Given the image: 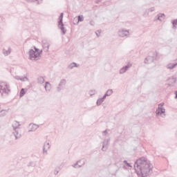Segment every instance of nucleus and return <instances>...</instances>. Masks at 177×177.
Returning a JSON list of instances; mask_svg holds the SVG:
<instances>
[{
  "mask_svg": "<svg viewBox=\"0 0 177 177\" xmlns=\"http://www.w3.org/2000/svg\"><path fill=\"white\" fill-rule=\"evenodd\" d=\"M175 93H176L175 97H176V99H177V91H176Z\"/></svg>",
  "mask_w": 177,
  "mask_h": 177,
  "instance_id": "39",
  "label": "nucleus"
},
{
  "mask_svg": "<svg viewBox=\"0 0 177 177\" xmlns=\"http://www.w3.org/2000/svg\"><path fill=\"white\" fill-rule=\"evenodd\" d=\"M14 78L17 81H21L22 82H26V81H28V78L27 77H21L19 75H16L14 77Z\"/></svg>",
  "mask_w": 177,
  "mask_h": 177,
  "instance_id": "15",
  "label": "nucleus"
},
{
  "mask_svg": "<svg viewBox=\"0 0 177 177\" xmlns=\"http://www.w3.org/2000/svg\"><path fill=\"white\" fill-rule=\"evenodd\" d=\"M34 49H35V52L36 53H39V49L37 48V47H34Z\"/></svg>",
  "mask_w": 177,
  "mask_h": 177,
  "instance_id": "35",
  "label": "nucleus"
},
{
  "mask_svg": "<svg viewBox=\"0 0 177 177\" xmlns=\"http://www.w3.org/2000/svg\"><path fill=\"white\" fill-rule=\"evenodd\" d=\"M84 21V15H78L77 17V23Z\"/></svg>",
  "mask_w": 177,
  "mask_h": 177,
  "instance_id": "30",
  "label": "nucleus"
},
{
  "mask_svg": "<svg viewBox=\"0 0 177 177\" xmlns=\"http://www.w3.org/2000/svg\"><path fill=\"white\" fill-rule=\"evenodd\" d=\"M134 169L138 176L147 177L150 175L153 166L150 164V160L147 158L142 157L135 162Z\"/></svg>",
  "mask_w": 177,
  "mask_h": 177,
  "instance_id": "1",
  "label": "nucleus"
},
{
  "mask_svg": "<svg viewBox=\"0 0 177 177\" xmlns=\"http://www.w3.org/2000/svg\"><path fill=\"white\" fill-rule=\"evenodd\" d=\"M111 95H113V89H109L106 91L103 97L106 99L107 96H111Z\"/></svg>",
  "mask_w": 177,
  "mask_h": 177,
  "instance_id": "19",
  "label": "nucleus"
},
{
  "mask_svg": "<svg viewBox=\"0 0 177 177\" xmlns=\"http://www.w3.org/2000/svg\"><path fill=\"white\" fill-rule=\"evenodd\" d=\"M171 24L173 26V28H176V27H177V19H174L171 21Z\"/></svg>",
  "mask_w": 177,
  "mask_h": 177,
  "instance_id": "31",
  "label": "nucleus"
},
{
  "mask_svg": "<svg viewBox=\"0 0 177 177\" xmlns=\"http://www.w3.org/2000/svg\"><path fill=\"white\" fill-rule=\"evenodd\" d=\"M95 93H96V91L95 90H91L89 91L90 96H93V95H95Z\"/></svg>",
  "mask_w": 177,
  "mask_h": 177,
  "instance_id": "34",
  "label": "nucleus"
},
{
  "mask_svg": "<svg viewBox=\"0 0 177 177\" xmlns=\"http://www.w3.org/2000/svg\"><path fill=\"white\" fill-rule=\"evenodd\" d=\"M61 169H62L61 166L56 167L54 170V174L57 175V174H59V172H60Z\"/></svg>",
  "mask_w": 177,
  "mask_h": 177,
  "instance_id": "28",
  "label": "nucleus"
},
{
  "mask_svg": "<svg viewBox=\"0 0 177 177\" xmlns=\"http://www.w3.org/2000/svg\"><path fill=\"white\" fill-rule=\"evenodd\" d=\"M44 82H45V79L44 78V77L40 76L37 78L38 84H44Z\"/></svg>",
  "mask_w": 177,
  "mask_h": 177,
  "instance_id": "25",
  "label": "nucleus"
},
{
  "mask_svg": "<svg viewBox=\"0 0 177 177\" xmlns=\"http://www.w3.org/2000/svg\"><path fill=\"white\" fill-rule=\"evenodd\" d=\"M10 93V86L6 82L1 83L0 85V93L1 96H8Z\"/></svg>",
  "mask_w": 177,
  "mask_h": 177,
  "instance_id": "3",
  "label": "nucleus"
},
{
  "mask_svg": "<svg viewBox=\"0 0 177 177\" xmlns=\"http://www.w3.org/2000/svg\"><path fill=\"white\" fill-rule=\"evenodd\" d=\"M41 53H42V50H41L39 53H37V51H35L33 49H30L29 50V59L30 60H35V62L39 60Z\"/></svg>",
  "mask_w": 177,
  "mask_h": 177,
  "instance_id": "4",
  "label": "nucleus"
},
{
  "mask_svg": "<svg viewBox=\"0 0 177 177\" xmlns=\"http://www.w3.org/2000/svg\"><path fill=\"white\" fill-rule=\"evenodd\" d=\"M110 142V139L104 140L102 142V151H106L109 149V143Z\"/></svg>",
  "mask_w": 177,
  "mask_h": 177,
  "instance_id": "11",
  "label": "nucleus"
},
{
  "mask_svg": "<svg viewBox=\"0 0 177 177\" xmlns=\"http://www.w3.org/2000/svg\"><path fill=\"white\" fill-rule=\"evenodd\" d=\"M80 162H81V160H77L72 167H73V168H81L82 165H85V162H83L82 165H78Z\"/></svg>",
  "mask_w": 177,
  "mask_h": 177,
  "instance_id": "18",
  "label": "nucleus"
},
{
  "mask_svg": "<svg viewBox=\"0 0 177 177\" xmlns=\"http://www.w3.org/2000/svg\"><path fill=\"white\" fill-rule=\"evenodd\" d=\"M29 127L30 129L28 131V132H35L37 131V128H39V126L38 124H35L34 123H30L29 124Z\"/></svg>",
  "mask_w": 177,
  "mask_h": 177,
  "instance_id": "12",
  "label": "nucleus"
},
{
  "mask_svg": "<svg viewBox=\"0 0 177 177\" xmlns=\"http://www.w3.org/2000/svg\"><path fill=\"white\" fill-rule=\"evenodd\" d=\"M50 149V144L49 142H46L44 143V147H43V153L46 154H48V150Z\"/></svg>",
  "mask_w": 177,
  "mask_h": 177,
  "instance_id": "13",
  "label": "nucleus"
},
{
  "mask_svg": "<svg viewBox=\"0 0 177 177\" xmlns=\"http://www.w3.org/2000/svg\"><path fill=\"white\" fill-rule=\"evenodd\" d=\"M20 123L17 121H14L12 122V127L13 128L12 135L15 138V140H17L18 139H20L21 138V133H20V131H19V127H20Z\"/></svg>",
  "mask_w": 177,
  "mask_h": 177,
  "instance_id": "2",
  "label": "nucleus"
},
{
  "mask_svg": "<svg viewBox=\"0 0 177 177\" xmlns=\"http://www.w3.org/2000/svg\"><path fill=\"white\" fill-rule=\"evenodd\" d=\"M44 88L46 92H50V83H49V82H46Z\"/></svg>",
  "mask_w": 177,
  "mask_h": 177,
  "instance_id": "20",
  "label": "nucleus"
},
{
  "mask_svg": "<svg viewBox=\"0 0 177 177\" xmlns=\"http://www.w3.org/2000/svg\"><path fill=\"white\" fill-rule=\"evenodd\" d=\"M169 81H170V82H171V84H175V82H176V78L171 77L169 79Z\"/></svg>",
  "mask_w": 177,
  "mask_h": 177,
  "instance_id": "33",
  "label": "nucleus"
},
{
  "mask_svg": "<svg viewBox=\"0 0 177 177\" xmlns=\"http://www.w3.org/2000/svg\"><path fill=\"white\" fill-rule=\"evenodd\" d=\"M118 35L121 38H124V37H128V35H129V31L125 29L120 30L118 32Z\"/></svg>",
  "mask_w": 177,
  "mask_h": 177,
  "instance_id": "9",
  "label": "nucleus"
},
{
  "mask_svg": "<svg viewBox=\"0 0 177 177\" xmlns=\"http://www.w3.org/2000/svg\"><path fill=\"white\" fill-rule=\"evenodd\" d=\"M26 95V90L24 88H21L19 93L20 97H23Z\"/></svg>",
  "mask_w": 177,
  "mask_h": 177,
  "instance_id": "29",
  "label": "nucleus"
},
{
  "mask_svg": "<svg viewBox=\"0 0 177 177\" xmlns=\"http://www.w3.org/2000/svg\"><path fill=\"white\" fill-rule=\"evenodd\" d=\"M95 35L97 37V38H99L100 37V35H99V33H97V32H95Z\"/></svg>",
  "mask_w": 177,
  "mask_h": 177,
  "instance_id": "38",
  "label": "nucleus"
},
{
  "mask_svg": "<svg viewBox=\"0 0 177 177\" xmlns=\"http://www.w3.org/2000/svg\"><path fill=\"white\" fill-rule=\"evenodd\" d=\"M105 100L106 98L104 96L101 98H99L96 102L97 106H100V104H102V103H103Z\"/></svg>",
  "mask_w": 177,
  "mask_h": 177,
  "instance_id": "22",
  "label": "nucleus"
},
{
  "mask_svg": "<svg viewBox=\"0 0 177 177\" xmlns=\"http://www.w3.org/2000/svg\"><path fill=\"white\" fill-rule=\"evenodd\" d=\"M64 13L62 12L59 17L58 28L62 31L63 35L66 34V29L64 28V24H63V16Z\"/></svg>",
  "mask_w": 177,
  "mask_h": 177,
  "instance_id": "6",
  "label": "nucleus"
},
{
  "mask_svg": "<svg viewBox=\"0 0 177 177\" xmlns=\"http://www.w3.org/2000/svg\"><path fill=\"white\" fill-rule=\"evenodd\" d=\"M177 66V63L176 64H169L167 66V68H168L169 70H172L173 68H175Z\"/></svg>",
  "mask_w": 177,
  "mask_h": 177,
  "instance_id": "23",
  "label": "nucleus"
},
{
  "mask_svg": "<svg viewBox=\"0 0 177 177\" xmlns=\"http://www.w3.org/2000/svg\"><path fill=\"white\" fill-rule=\"evenodd\" d=\"M115 165L119 169L121 168H122V169H127V167L125 165V163H124V162H116Z\"/></svg>",
  "mask_w": 177,
  "mask_h": 177,
  "instance_id": "14",
  "label": "nucleus"
},
{
  "mask_svg": "<svg viewBox=\"0 0 177 177\" xmlns=\"http://www.w3.org/2000/svg\"><path fill=\"white\" fill-rule=\"evenodd\" d=\"M164 104V102H161L158 104V107L156 111V117L160 115H162V117H165V109L163 108Z\"/></svg>",
  "mask_w": 177,
  "mask_h": 177,
  "instance_id": "5",
  "label": "nucleus"
},
{
  "mask_svg": "<svg viewBox=\"0 0 177 177\" xmlns=\"http://www.w3.org/2000/svg\"><path fill=\"white\" fill-rule=\"evenodd\" d=\"M123 164H124L127 167V168L132 167V166L131 165V163H129L128 161H127V160H124Z\"/></svg>",
  "mask_w": 177,
  "mask_h": 177,
  "instance_id": "32",
  "label": "nucleus"
},
{
  "mask_svg": "<svg viewBox=\"0 0 177 177\" xmlns=\"http://www.w3.org/2000/svg\"><path fill=\"white\" fill-rule=\"evenodd\" d=\"M154 62V57L149 56L145 58V64H149L150 63H153Z\"/></svg>",
  "mask_w": 177,
  "mask_h": 177,
  "instance_id": "16",
  "label": "nucleus"
},
{
  "mask_svg": "<svg viewBox=\"0 0 177 177\" xmlns=\"http://www.w3.org/2000/svg\"><path fill=\"white\" fill-rule=\"evenodd\" d=\"M90 26H95V23L93 21H90Z\"/></svg>",
  "mask_w": 177,
  "mask_h": 177,
  "instance_id": "36",
  "label": "nucleus"
},
{
  "mask_svg": "<svg viewBox=\"0 0 177 177\" xmlns=\"http://www.w3.org/2000/svg\"><path fill=\"white\" fill-rule=\"evenodd\" d=\"M66 84H67V81L66 80V79L61 80L57 87V91L58 92H60V91H62V89H63V88L66 86Z\"/></svg>",
  "mask_w": 177,
  "mask_h": 177,
  "instance_id": "8",
  "label": "nucleus"
},
{
  "mask_svg": "<svg viewBox=\"0 0 177 177\" xmlns=\"http://www.w3.org/2000/svg\"><path fill=\"white\" fill-rule=\"evenodd\" d=\"M10 52H11L10 48H8V50H5V49L3 50V53L5 56H8L10 55Z\"/></svg>",
  "mask_w": 177,
  "mask_h": 177,
  "instance_id": "26",
  "label": "nucleus"
},
{
  "mask_svg": "<svg viewBox=\"0 0 177 177\" xmlns=\"http://www.w3.org/2000/svg\"><path fill=\"white\" fill-rule=\"evenodd\" d=\"M150 12H154V8L152 7V8L148 9V10H146L145 12V15H147V16H149V13Z\"/></svg>",
  "mask_w": 177,
  "mask_h": 177,
  "instance_id": "27",
  "label": "nucleus"
},
{
  "mask_svg": "<svg viewBox=\"0 0 177 177\" xmlns=\"http://www.w3.org/2000/svg\"><path fill=\"white\" fill-rule=\"evenodd\" d=\"M41 44H42V46H43V49H44V52H48L49 47L50 46V45L52 44L50 40H48L46 39H44L41 41Z\"/></svg>",
  "mask_w": 177,
  "mask_h": 177,
  "instance_id": "7",
  "label": "nucleus"
},
{
  "mask_svg": "<svg viewBox=\"0 0 177 177\" xmlns=\"http://www.w3.org/2000/svg\"><path fill=\"white\" fill-rule=\"evenodd\" d=\"M26 2H28V3H37V5H39L40 3H42L43 0H25Z\"/></svg>",
  "mask_w": 177,
  "mask_h": 177,
  "instance_id": "17",
  "label": "nucleus"
},
{
  "mask_svg": "<svg viewBox=\"0 0 177 177\" xmlns=\"http://www.w3.org/2000/svg\"><path fill=\"white\" fill-rule=\"evenodd\" d=\"M132 67V64L128 63L126 66H123L120 70V74H124V73H127L129 68Z\"/></svg>",
  "mask_w": 177,
  "mask_h": 177,
  "instance_id": "10",
  "label": "nucleus"
},
{
  "mask_svg": "<svg viewBox=\"0 0 177 177\" xmlns=\"http://www.w3.org/2000/svg\"><path fill=\"white\" fill-rule=\"evenodd\" d=\"M97 32H99V33H100V30H97Z\"/></svg>",
  "mask_w": 177,
  "mask_h": 177,
  "instance_id": "40",
  "label": "nucleus"
},
{
  "mask_svg": "<svg viewBox=\"0 0 177 177\" xmlns=\"http://www.w3.org/2000/svg\"><path fill=\"white\" fill-rule=\"evenodd\" d=\"M158 17V20H159V21H162V19H164L165 17V14L164 13H160V14H158L157 15Z\"/></svg>",
  "mask_w": 177,
  "mask_h": 177,
  "instance_id": "24",
  "label": "nucleus"
},
{
  "mask_svg": "<svg viewBox=\"0 0 177 177\" xmlns=\"http://www.w3.org/2000/svg\"><path fill=\"white\" fill-rule=\"evenodd\" d=\"M74 67H78V64L75 62H72L68 66L69 70H73Z\"/></svg>",
  "mask_w": 177,
  "mask_h": 177,
  "instance_id": "21",
  "label": "nucleus"
},
{
  "mask_svg": "<svg viewBox=\"0 0 177 177\" xmlns=\"http://www.w3.org/2000/svg\"><path fill=\"white\" fill-rule=\"evenodd\" d=\"M103 135H107V130L102 131Z\"/></svg>",
  "mask_w": 177,
  "mask_h": 177,
  "instance_id": "37",
  "label": "nucleus"
}]
</instances>
